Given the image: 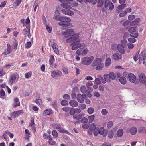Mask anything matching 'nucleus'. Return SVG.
I'll return each instance as SVG.
<instances>
[{"label":"nucleus","mask_w":146,"mask_h":146,"mask_svg":"<svg viewBox=\"0 0 146 146\" xmlns=\"http://www.w3.org/2000/svg\"><path fill=\"white\" fill-rule=\"evenodd\" d=\"M92 66L95 67V68L97 70H100L104 67V64L102 62V59L98 58L94 61L92 64Z\"/></svg>","instance_id":"f257e3e1"},{"label":"nucleus","mask_w":146,"mask_h":146,"mask_svg":"<svg viewBox=\"0 0 146 146\" xmlns=\"http://www.w3.org/2000/svg\"><path fill=\"white\" fill-rule=\"evenodd\" d=\"M59 22V25L64 27H66L69 26L70 25V22L71 19L68 17L64 16L62 20Z\"/></svg>","instance_id":"f03ea898"},{"label":"nucleus","mask_w":146,"mask_h":146,"mask_svg":"<svg viewBox=\"0 0 146 146\" xmlns=\"http://www.w3.org/2000/svg\"><path fill=\"white\" fill-rule=\"evenodd\" d=\"M19 77V76L17 73L11 74L9 76V83L10 85H12L13 83H15L18 81Z\"/></svg>","instance_id":"7ed1b4c3"},{"label":"nucleus","mask_w":146,"mask_h":146,"mask_svg":"<svg viewBox=\"0 0 146 146\" xmlns=\"http://www.w3.org/2000/svg\"><path fill=\"white\" fill-rule=\"evenodd\" d=\"M94 57L92 56L84 57L82 59L81 63L84 65H88L91 63Z\"/></svg>","instance_id":"20e7f679"},{"label":"nucleus","mask_w":146,"mask_h":146,"mask_svg":"<svg viewBox=\"0 0 146 146\" xmlns=\"http://www.w3.org/2000/svg\"><path fill=\"white\" fill-rule=\"evenodd\" d=\"M62 72L58 70L53 71L51 74V76L54 78L58 79L61 76Z\"/></svg>","instance_id":"39448f33"},{"label":"nucleus","mask_w":146,"mask_h":146,"mask_svg":"<svg viewBox=\"0 0 146 146\" xmlns=\"http://www.w3.org/2000/svg\"><path fill=\"white\" fill-rule=\"evenodd\" d=\"M58 124H54L53 126L54 127H55L56 129L58 130L59 131L62 133H65L68 134H70V133L69 132H68V131L65 130L63 128H62L60 126H58Z\"/></svg>","instance_id":"423d86ee"},{"label":"nucleus","mask_w":146,"mask_h":146,"mask_svg":"<svg viewBox=\"0 0 146 146\" xmlns=\"http://www.w3.org/2000/svg\"><path fill=\"white\" fill-rule=\"evenodd\" d=\"M104 3V7L105 8H107L109 6L110 10H112L114 8L113 4L111 1H110V0H105Z\"/></svg>","instance_id":"0eeeda50"},{"label":"nucleus","mask_w":146,"mask_h":146,"mask_svg":"<svg viewBox=\"0 0 146 146\" xmlns=\"http://www.w3.org/2000/svg\"><path fill=\"white\" fill-rule=\"evenodd\" d=\"M71 45H72L71 48L72 50H76L78 48L80 47L82 44L80 43L79 40H78L77 41H75L72 43Z\"/></svg>","instance_id":"6e6552de"},{"label":"nucleus","mask_w":146,"mask_h":146,"mask_svg":"<svg viewBox=\"0 0 146 146\" xmlns=\"http://www.w3.org/2000/svg\"><path fill=\"white\" fill-rule=\"evenodd\" d=\"M88 51L87 49L80 48L78 49L76 52V54L78 55H86Z\"/></svg>","instance_id":"1a4fd4ad"},{"label":"nucleus","mask_w":146,"mask_h":146,"mask_svg":"<svg viewBox=\"0 0 146 146\" xmlns=\"http://www.w3.org/2000/svg\"><path fill=\"white\" fill-rule=\"evenodd\" d=\"M139 62L140 61L142 62L143 61L144 64L146 65V54L142 52L139 55Z\"/></svg>","instance_id":"9d476101"},{"label":"nucleus","mask_w":146,"mask_h":146,"mask_svg":"<svg viewBox=\"0 0 146 146\" xmlns=\"http://www.w3.org/2000/svg\"><path fill=\"white\" fill-rule=\"evenodd\" d=\"M139 80L141 83H146V77L145 75L143 73H141L139 75Z\"/></svg>","instance_id":"9b49d317"},{"label":"nucleus","mask_w":146,"mask_h":146,"mask_svg":"<svg viewBox=\"0 0 146 146\" xmlns=\"http://www.w3.org/2000/svg\"><path fill=\"white\" fill-rule=\"evenodd\" d=\"M137 131V128L135 127H133L131 128L128 129L126 131V132L127 133L130 132L131 135H134L136 134Z\"/></svg>","instance_id":"f8f14e48"},{"label":"nucleus","mask_w":146,"mask_h":146,"mask_svg":"<svg viewBox=\"0 0 146 146\" xmlns=\"http://www.w3.org/2000/svg\"><path fill=\"white\" fill-rule=\"evenodd\" d=\"M128 77L129 81L131 83H135L136 80V77L134 74L131 73H129L128 74Z\"/></svg>","instance_id":"ddd939ff"},{"label":"nucleus","mask_w":146,"mask_h":146,"mask_svg":"<svg viewBox=\"0 0 146 146\" xmlns=\"http://www.w3.org/2000/svg\"><path fill=\"white\" fill-rule=\"evenodd\" d=\"M63 34L66 37L69 36L70 35V36H71L75 34L74 32L72 29H69L66 31L64 32Z\"/></svg>","instance_id":"4468645a"},{"label":"nucleus","mask_w":146,"mask_h":146,"mask_svg":"<svg viewBox=\"0 0 146 146\" xmlns=\"http://www.w3.org/2000/svg\"><path fill=\"white\" fill-rule=\"evenodd\" d=\"M23 113V111L22 110H18L12 112L11 113V115L12 117L15 118L20 115L21 114H22Z\"/></svg>","instance_id":"2eb2a0df"},{"label":"nucleus","mask_w":146,"mask_h":146,"mask_svg":"<svg viewBox=\"0 0 146 146\" xmlns=\"http://www.w3.org/2000/svg\"><path fill=\"white\" fill-rule=\"evenodd\" d=\"M11 46L10 44H7V49H6L2 54L5 55H7L10 54L12 52V50L11 49Z\"/></svg>","instance_id":"dca6fc26"},{"label":"nucleus","mask_w":146,"mask_h":146,"mask_svg":"<svg viewBox=\"0 0 146 146\" xmlns=\"http://www.w3.org/2000/svg\"><path fill=\"white\" fill-rule=\"evenodd\" d=\"M121 55H120L119 53H114L112 54V58L115 60H117L122 58Z\"/></svg>","instance_id":"f3484780"},{"label":"nucleus","mask_w":146,"mask_h":146,"mask_svg":"<svg viewBox=\"0 0 146 146\" xmlns=\"http://www.w3.org/2000/svg\"><path fill=\"white\" fill-rule=\"evenodd\" d=\"M69 9H63L62 11V13L66 15H72L74 14L73 12Z\"/></svg>","instance_id":"a211bd4d"},{"label":"nucleus","mask_w":146,"mask_h":146,"mask_svg":"<svg viewBox=\"0 0 146 146\" xmlns=\"http://www.w3.org/2000/svg\"><path fill=\"white\" fill-rule=\"evenodd\" d=\"M14 103L12 104L13 107L19 106L20 105V102L19 101V99L17 98H16L14 100Z\"/></svg>","instance_id":"6ab92c4d"},{"label":"nucleus","mask_w":146,"mask_h":146,"mask_svg":"<svg viewBox=\"0 0 146 146\" xmlns=\"http://www.w3.org/2000/svg\"><path fill=\"white\" fill-rule=\"evenodd\" d=\"M125 48L123 47L120 44L117 45V49L119 52L122 54H123L125 53V50L124 48Z\"/></svg>","instance_id":"aec40b11"},{"label":"nucleus","mask_w":146,"mask_h":146,"mask_svg":"<svg viewBox=\"0 0 146 146\" xmlns=\"http://www.w3.org/2000/svg\"><path fill=\"white\" fill-rule=\"evenodd\" d=\"M54 62V58L53 56H51L50 57L49 60V63L51 67H53Z\"/></svg>","instance_id":"412c9836"},{"label":"nucleus","mask_w":146,"mask_h":146,"mask_svg":"<svg viewBox=\"0 0 146 146\" xmlns=\"http://www.w3.org/2000/svg\"><path fill=\"white\" fill-rule=\"evenodd\" d=\"M69 104L72 107H77L78 106V103L75 100H71L69 102Z\"/></svg>","instance_id":"4be33fe9"},{"label":"nucleus","mask_w":146,"mask_h":146,"mask_svg":"<svg viewBox=\"0 0 146 146\" xmlns=\"http://www.w3.org/2000/svg\"><path fill=\"white\" fill-rule=\"evenodd\" d=\"M71 38H72V42H74L75 41H77L78 40H79L78 39L79 35L77 33L72 35Z\"/></svg>","instance_id":"5701e85b"},{"label":"nucleus","mask_w":146,"mask_h":146,"mask_svg":"<svg viewBox=\"0 0 146 146\" xmlns=\"http://www.w3.org/2000/svg\"><path fill=\"white\" fill-rule=\"evenodd\" d=\"M77 99L78 101L80 103H82L84 102V98L82 95L80 94H77Z\"/></svg>","instance_id":"b1692460"},{"label":"nucleus","mask_w":146,"mask_h":146,"mask_svg":"<svg viewBox=\"0 0 146 146\" xmlns=\"http://www.w3.org/2000/svg\"><path fill=\"white\" fill-rule=\"evenodd\" d=\"M45 139H49V143L51 145H54L55 144L56 142L53 141L52 139V137L50 135L48 136L47 138H45Z\"/></svg>","instance_id":"393cba45"},{"label":"nucleus","mask_w":146,"mask_h":146,"mask_svg":"<svg viewBox=\"0 0 146 146\" xmlns=\"http://www.w3.org/2000/svg\"><path fill=\"white\" fill-rule=\"evenodd\" d=\"M111 63V60L110 58H107L105 61V66L106 67L109 66Z\"/></svg>","instance_id":"a878e982"},{"label":"nucleus","mask_w":146,"mask_h":146,"mask_svg":"<svg viewBox=\"0 0 146 146\" xmlns=\"http://www.w3.org/2000/svg\"><path fill=\"white\" fill-rule=\"evenodd\" d=\"M120 82L122 84H125L126 83V80L125 77H121L119 79Z\"/></svg>","instance_id":"bb28decb"},{"label":"nucleus","mask_w":146,"mask_h":146,"mask_svg":"<svg viewBox=\"0 0 146 146\" xmlns=\"http://www.w3.org/2000/svg\"><path fill=\"white\" fill-rule=\"evenodd\" d=\"M52 113V111L50 109H48L45 110L43 113V115L45 116H47L48 115Z\"/></svg>","instance_id":"cd10ccee"},{"label":"nucleus","mask_w":146,"mask_h":146,"mask_svg":"<svg viewBox=\"0 0 146 146\" xmlns=\"http://www.w3.org/2000/svg\"><path fill=\"white\" fill-rule=\"evenodd\" d=\"M109 78L112 80H115L116 78V75L114 72H110L109 73Z\"/></svg>","instance_id":"c85d7f7f"},{"label":"nucleus","mask_w":146,"mask_h":146,"mask_svg":"<svg viewBox=\"0 0 146 146\" xmlns=\"http://www.w3.org/2000/svg\"><path fill=\"white\" fill-rule=\"evenodd\" d=\"M127 42V41L126 40L123 39L121 40V44H119L123 47L126 48Z\"/></svg>","instance_id":"c756f323"},{"label":"nucleus","mask_w":146,"mask_h":146,"mask_svg":"<svg viewBox=\"0 0 146 146\" xmlns=\"http://www.w3.org/2000/svg\"><path fill=\"white\" fill-rule=\"evenodd\" d=\"M123 134V131L122 129H119L117 133V136L118 137L122 136Z\"/></svg>","instance_id":"7c9ffc66"},{"label":"nucleus","mask_w":146,"mask_h":146,"mask_svg":"<svg viewBox=\"0 0 146 146\" xmlns=\"http://www.w3.org/2000/svg\"><path fill=\"white\" fill-rule=\"evenodd\" d=\"M96 128L95 124L94 123H92L90 125L89 130L90 131L93 132Z\"/></svg>","instance_id":"2f4dec72"},{"label":"nucleus","mask_w":146,"mask_h":146,"mask_svg":"<svg viewBox=\"0 0 146 146\" xmlns=\"http://www.w3.org/2000/svg\"><path fill=\"white\" fill-rule=\"evenodd\" d=\"M121 4V5H118L117 7L118 9L119 10H123L127 6L125 4Z\"/></svg>","instance_id":"473e14b6"},{"label":"nucleus","mask_w":146,"mask_h":146,"mask_svg":"<svg viewBox=\"0 0 146 146\" xmlns=\"http://www.w3.org/2000/svg\"><path fill=\"white\" fill-rule=\"evenodd\" d=\"M95 117V115H94L88 116V118L89 119V122L90 123H92L94 120Z\"/></svg>","instance_id":"72a5a7b5"},{"label":"nucleus","mask_w":146,"mask_h":146,"mask_svg":"<svg viewBox=\"0 0 146 146\" xmlns=\"http://www.w3.org/2000/svg\"><path fill=\"white\" fill-rule=\"evenodd\" d=\"M136 27H132L128 29V31L129 32L131 33L133 32H136Z\"/></svg>","instance_id":"f704fd0d"},{"label":"nucleus","mask_w":146,"mask_h":146,"mask_svg":"<svg viewBox=\"0 0 146 146\" xmlns=\"http://www.w3.org/2000/svg\"><path fill=\"white\" fill-rule=\"evenodd\" d=\"M111 48L112 50L116 51L117 48V45L116 43H113L111 46Z\"/></svg>","instance_id":"c9c22d12"},{"label":"nucleus","mask_w":146,"mask_h":146,"mask_svg":"<svg viewBox=\"0 0 146 146\" xmlns=\"http://www.w3.org/2000/svg\"><path fill=\"white\" fill-rule=\"evenodd\" d=\"M146 131V128L144 127H141L138 129V132L139 133H143Z\"/></svg>","instance_id":"e433bc0d"},{"label":"nucleus","mask_w":146,"mask_h":146,"mask_svg":"<svg viewBox=\"0 0 146 146\" xmlns=\"http://www.w3.org/2000/svg\"><path fill=\"white\" fill-rule=\"evenodd\" d=\"M103 77L104 78H105V80H106V82H109L111 81L110 80V79L109 78V74H104Z\"/></svg>","instance_id":"4c0bfd02"},{"label":"nucleus","mask_w":146,"mask_h":146,"mask_svg":"<svg viewBox=\"0 0 146 146\" xmlns=\"http://www.w3.org/2000/svg\"><path fill=\"white\" fill-rule=\"evenodd\" d=\"M61 5L63 8H66L67 9H70L71 7L70 5L65 3L61 4Z\"/></svg>","instance_id":"58836bf2"},{"label":"nucleus","mask_w":146,"mask_h":146,"mask_svg":"<svg viewBox=\"0 0 146 146\" xmlns=\"http://www.w3.org/2000/svg\"><path fill=\"white\" fill-rule=\"evenodd\" d=\"M130 36L133 38H137L138 36V33H135V32H133L131 33L130 34Z\"/></svg>","instance_id":"ea45409f"},{"label":"nucleus","mask_w":146,"mask_h":146,"mask_svg":"<svg viewBox=\"0 0 146 146\" xmlns=\"http://www.w3.org/2000/svg\"><path fill=\"white\" fill-rule=\"evenodd\" d=\"M94 111V109L92 107H89L87 110V112L89 114H92Z\"/></svg>","instance_id":"a19ab883"},{"label":"nucleus","mask_w":146,"mask_h":146,"mask_svg":"<svg viewBox=\"0 0 146 146\" xmlns=\"http://www.w3.org/2000/svg\"><path fill=\"white\" fill-rule=\"evenodd\" d=\"M75 108H71L70 110V114L71 115H73L75 113Z\"/></svg>","instance_id":"79ce46f5"},{"label":"nucleus","mask_w":146,"mask_h":146,"mask_svg":"<svg viewBox=\"0 0 146 146\" xmlns=\"http://www.w3.org/2000/svg\"><path fill=\"white\" fill-rule=\"evenodd\" d=\"M63 16L59 17L57 15H54L53 17V19L61 21L62 19Z\"/></svg>","instance_id":"37998d69"},{"label":"nucleus","mask_w":146,"mask_h":146,"mask_svg":"<svg viewBox=\"0 0 146 146\" xmlns=\"http://www.w3.org/2000/svg\"><path fill=\"white\" fill-rule=\"evenodd\" d=\"M52 135L55 138H57L58 136L57 132L56 130H54L52 132Z\"/></svg>","instance_id":"c03bdc74"},{"label":"nucleus","mask_w":146,"mask_h":146,"mask_svg":"<svg viewBox=\"0 0 146 146\" xmlns=\"http://www.w3.org/2000/svg\"><path fill=\"white\" fill-rule=\"evenodd\" d=\"M114 135V133L113 131H109L108 135V137L110 139H111Z\"/></svg>","instance_id":"a18cd8bd"},{"label":"nucleus","mask_w":146,"mask_h":146,"mask_svg":"<svg viewBox=\"0 0 146 146\" xmlns=\"http://www.w3.org/2000/svg\"><path fill=\"white\" fill-rule=\"evenodd\" d=\"M32 74V72H30L28 73H26L25 74V76L27 78H29L31 77V75Z\"/></svg>","instance_id":"49530a36"},{"label":"nucleus","mask_w":146,"mask_h":146,"mask_svg":"<svg viewBox=\"0 0 146 146\" xmlns=\"http://www.w3.org/2000/svg\"><path fill=\"white\" fill-rule=\"evenodd\" d=\"M104 131L105 129L103 127H101L100 129H99V134L101 135L103 134Z\"/></svg>","instance_id":"de8ad7c7"},{"label":"nucleus","mask_w":146,"mask_h":146,"mask_svg":"<svg viewBox=\"0 0 146 146\" xmlns=\"http://www.w3.org/2000/svg\"><path fill=\"white\" fill-rule=\"evenodd\" d=\"M88 121V119L86 117H83L81 119V122L83 123H86Z\"/></svg>","instance_id":"09e8293b"},{"label":"nucleus","mask_w":146,"mask_h":146,"mask_svg":"<svg viewBox=\"0 0 146 146\" xmlns=\"http://www.w3.org/2000/svg\"><path fill=\"white\" fill-rule=\"evenodd\" d=\"M31 46V43L30 41L27 42L25 44V48H29Z\"/></svg>","instance_id":"8fccbe9b"},{"label":"nucleus","mask_w":146,"mask_h":146,"mask_svg":"<svg viewBox=\"0 0 146 146\" xmlns=\"http://www.w3.org/2000/svg\"><path fill=\"white\" fill-rule=\"evenodd\" d=\"M127 13V12L126 11H123L120 13L119 15L121 17H123L125 16Z\"/></svg>","instance_id":"3c124183"},{"label":"nucleus","mask_w":146,"mask_h":146,"mask_svg":"<svg viewBox=\"0 0 146 146\" xmlns=\"http://www.w3.org/2000/svg\"><path fill=\"white\" fill-rule=\"evenodd\" d=\"M99 128L98 127H97L96 129L93 131V133L95 136H97L98 135V133H99Z\"/></svg>","instance_id":"603ef678"},{"label":"nucleus","mask_w":146,"mask_h":146,"mask_svg":"<svg viewBox=\"0 0 146 146\" xmlns=\"http://www.w3.org/2000/svg\"><path fill=\"white\" fill-rule=\"evenodd\" d=\"M61 104L62 106H65L66 105H68V103L66 100H63L61 101Z\"/></svg>","instance_id":"864d4df0"},{"label":"nucleus","mask_w":146,"mask_h":146,"mask_svg":"<svg viewBox=\"0 0 146 146\" xmlns=\"http://www.w3.org/2000/svg\"><path fill=\"white\" fill-rule=\"evenodd\" d=\"M79 107L81 110H84L86 108V106L84 104H82L79 105Z\"/></svg>","instance_id":"5fc2aeb1"},{"label":"nucleus","mask_w":146,"mask_h":146,"mask_svg":"<svg viewBox=\"0 0 146 146\" xmlns=\"http://www.w3.org/2000/svg\"><path fill=\"white\" fill-rule=\"evenodd\" d=\"M128 41L129 42L132 43H134L136 41V40L135 39L133 38V37H131L129 38H128Z\"/></svg>","instance_id":"6e6d98bb"},{"label":"nucleus","mask_w":146,"mask_h":146,"mask_svg":"<svg viewBox=\"0 0 146 146\" xmlns=\"http://www.w3.org/2000/svg\"><path fill=\"white\" fill-rule=\"evenodd\" d=\"M113 123L112 121L109 122L107 124V127L108 129L111 128L113 126Z\"/></svg>","instance_id":"4d7b16f0"},{"label":"nucleus","mask_w":146,"mask_h":146,"mask_svg":"<svg viewBox=\"0 0 146 146\" xmlns=\"http://www.w3.org/2000/svg\"><path fill=\"white\" fill-rule=\"evenodd\" d=\"M84 115L85 114L83 113L79 115H77V116L78 118V120L81 119L84 116Z\"/></svg>","instance_id":"13d9d810"},{"label":"nucleus","mask_w":146,"mask_h":146,"mask_svg":"<svg viewBox=\"0 0 146 146\" xmlns=\"http://www.w3.org/2000/svg\"><path fill=\"white\" fill-rule=\"evenodd\" d=\"M101 113L102 115H105L107 114L108 111L105 109H103L102 110Z\"/></svg>","instance_id":"bf43d9fd"},{"label":"nucleus","mask_w":146,"mask_h":146,"mask_svg":"<svg viewBox=\"0 0 146 146\" xmlns=\"http://www.w3.org/2000/svg\"><path fill=\"white\" fill-rule=\"evenodd\" d=\"M22 0H16L14 3L16 5V6H18L21 3Z\"/></svg>","instance_id":"052dcab7"},{"label":"nucleus","mask_w":146,"mask_h":146,"mask_svg":"<svg viewBox=\"0 0 146 146\" xmlns=\"http://www.w3.org/2000/svg\"><path fill=\"white\" fill-rule=\"evenodd\" d=\"M46 29L47 31L49 33H50L52 31V27L48 26L47 25L46 26Z\"/></svg>","instance_id":"680f3d73"},{"label":"nucleus","mask_w":146,"mask_h":146,"mask_svg":"<svg viewBox=\"0 0 146 146\" xmlns=\"http://www.w3.org/2000/svg\"><path fill=\"white\" fill-rule=\"evenodd\" d=\"M8 133V131H5V132L4 133L3 135H2L1 137L3 139L6 140L7 139L6 134H7Z\"/></svg>","instance_id":"e2e57ef3"},{"label":"nucleus","mask_w":146,"mask_h":146,"mask_svg":"<svg viewBox=\"0 0 146 146\" xmlns=\"http://www.w3.org/2000/svg\"><path fill=\"white\" fill-rule=\"evenodd\" d=\"M26 27L28 31H27V35L28 38H30L31 37V33L30 31V28L29 27H28L27 26H26Z\"/></svg>","instance_id":"0e129e2a"},{"label":"nucleus","mask_w":146,"mask_h":146,"mask_svg":"<svg viewBox=\"0 0 146 146\" xmlns=\"http://www.w3.org/2000/svg\"><path fill=\"white\" fill-rule=\"evenodd\" d=\"M63 98L64 99L69 100L70 99V96L68 94H65L63 96Z\"/></svg>","instance_id":"69168bd1"},{"label":"nucleus","mask_w":146,"mask_h":146,"mask_svg":"<svg viewBox=\"0 0 146 146\" xmlns=\"http://www.w3.org/2000/svg\"><path fill=\"white\" fill-rule=\"evenodd\" d=\"M127 46L129 49H132L133 48L134 45L132 43H129L127 44Z\"/></svg>","instance_id":"338daca9"},{"label":"nucleus","mask_w":146,"mask_h":146,"mask_svg":"<svg viewBox=\"0 0 146 146\" xmlns=\"http://www.w3.org/2000/svg\"><path fill=\"white\" fill-rule=\"evenodd\" d=\"M71 5L72 7H77L78 5V3L73 1L71 3Z\"/></svg>","instance_id":"774afa93"}]
</instances>
